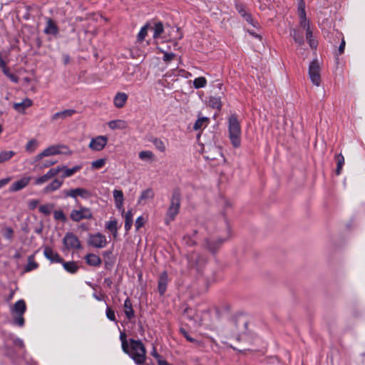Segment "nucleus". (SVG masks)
<instances>
[{
  "mask_svg": "<svg viewBox=\"0 0 365 365\" xmlns=\"http://www.w3.org/2000/svg\"><path fill=\"white\" fill-rule=\"evenodd\" d=\"M128 354L137 365H143L146 361V349L140 340L129 339V345L127 346Z\"/></svg>",
  "mask_w": 365,
  "mask_h": 365,
  "instance_id": "obj_1",
  "label": "nucleus"
},
{
  "mask_svg": "<svg viewBox=\"0 0 365 365\" xmlns=\"http://www.w3.org/2000/svg\"><path fill=\"white\" fill-rule=\"evenodd\" d=\"M228 135L234 148L241 145V125L236 114H232L228 119Z\"/></svg>",
  "mask_w": 365,
  "mask_h": 365,
  "instance_id": "obj_2",
  "label": "nucleus"
},
{
  "mask_svg": "<svg viewBox=\"0 0 365 365\" xmlns=\"http://www.w3.org/2000/svg\"><path fill=\"white\" fill-rule=\"evenodd\" d=\"M181 205V194L179 189H175L173 191L170 198V204L167 210L165 222L169 225L173 221L179 213Z\"/></svg>",
  "mask_w": 365,
  "mask_h": 365,
  "instance_id": "obj_3",
  "label": "nucleus"
},
{
  "mask_svg": "<svg viewBox=\"0 0 365 365\" xmlns=\"http://www.w3.org/2000/svg\"><path fill=\"white\" fill-rule=\"evenodd\" d=\"M26 311V304L24 299L18 300L10 307V313L12 315L11 324L13 325L23 327L25 324L24 314Z\"/></svg>",
  "mask_w": 365,
  "mask_h": 365,
  "instance_id": "obj_4",
  "label": "nucleus"
},
{
  "mask_svg": "<svg viewBox=\"0 0 365 365\" xmlns=\"http://www.w3.org/2000/svg\"><path fill=\"white\" fill-rule=\"evenodd\" d=\"M93 217V213L90 208L78 205V209H73L70 213L72 221L78 222L83 220H90Z\"/></svg>",
  "mask_w": 365,
  "mask_h": 365,
  "instance_id": "obj_5",
  "label": "nucleus"
},
{
  "mask_svg": "<svg viewBox=\"0 0 365 365\" xmlns=\"http://www.w3.org/2000/svg\"><path fill=\"white\" fill-rule=\"evenodd\" d=\"M63 243L67 250H78L82 248L78 237L71 232L66 233L63 238Z\"/></svg>",
  "mask_w": 365,
  "mask_h": 365,
  "instance_id": "obj_6",
  "label": "nucleus"
},
{
  "mask_svg": "<svg viewBox=\"0 0 365 365\" xmlns=\"http://www.w3.org/2000/svg\"><path fill=\"white\" fill-rule=\"evenodd\" d=\"M88 244L93 247L101 249L105 247L108 242L106 235L101 232H96L89 235Z\"/></svg>",
  "mask_w": 365,
  "mask_h": 365,
  "instance_id": "obj_7",
  "label": "nucleus"
},
{
  "mask_svg": "<svg viewBox=\"0 0 365 365\" xmlns=\"http://www.w3.org/2000/svg\"><path fill=\"white\" fill-rule=\"evenodd\" d=\"M309 76L312 83L317 86L321 84L320 67L317 61H312L309 67Z\"/></svg>",
  "mask_w": 365,
  "mask_h": 365,
  "instance_id": "obj_8",
  "label": "nucleus"
},
{
  "mask_svg": "<svg viewBox=\"0 0 365 365\" xmlns=\"http://www.w3.org/2000/svg\"><path fill=\"white\" fill-rule=\"evenodd\" d=\"M64 148L65 147L63 145H60L49 146L35 157V162L41 160L44 157L60 154L62 153L61 148Z\"/></svg>",
  "mask_w": 365,
  "mask_h": 365,
  "instance_id": "obj_9",
  "label": "nucleus"
},
{
  "mask_svg": "<svg viewBox=\"0 0 365 365\" xmlns=\"http://www.w3.org/2000/svg\"><path fill=\"white\" fill-rule=\"evenodd\" d=\"M108 143V138L105 135H98L96 138H92L89 148L95 151L102 150Z\"/></svg>",
  "mask_w": 365,
  "mask_h": 365,
  "instance_id": "obj_10",
  "label": "nucleus"
},
{
  "mask_svg": "<svg viewBox=\"0 0 365 365\" xmlns=\"http://www.w3.org/2000/svg\"><path fill=\"white\" fill-rule=\"evenodd\" d=\"M43 33L56 37L59 34V28L56 22L51 18H46V26Z\"/></svg>",
  "mask_w": 365,
  "mask_h": 365,
  "instance_id": "obj_11",
  "label": "nucleus"
},
{
  "mask_svg": "<svg viewBox=\"0 0 365 365\" xmlns=\"http://www.w3.org/2000/svg\"><path fill=\"white\" fill-rule=\"evenodd\" d=\"M65 195L73 198L80 196L82 198L86 199L91 196V192L86 189L78 187L65 191Z\"/></svg>",
  "mask_w": 365,
  "mask_h": 365,
  "instance_id": "obj_12",
  "label": "nucleus"
},
{
  "mask_svg": "<svg viewBox=\"0 0 365 365\" xmlns=\"http://www.w3.org/2000/svg\"><path fill=\"white\" fill-rule=\"evenodd\" d=\"M168 274L167 272H163L158 279V290L160 295H163L167 289Z\"/></svg>",
  "mask_w": 365,
  "mask_h": 365,
  "instance_id": "obj_13",
  "label": "nucleus"
},
{
  "mask_svg": "<svg viewBox=\"0 0 365 365\" xmlns=\"http://www.w3.org/2000/svg\"><path fill=\"white\" fill-rule=\"evenodd\" d=\"M31 180V177L25 176L21 178L20 180L12 183L10 190L11 191H19L26 187L29 182Z\"/></svg>",
  "mask_w": 365,
  "mask_h": 365,
  "instance_id": "obj_14",
  "label": "nucleus"
},
{
  "mask_svg": "<svg viewBox=\"0 0 365 365\" xmlns=\"http://www.w3.org/2000/svg\"><path fill=\"white\" fill-rule=\"evenodd\" d=\"M43 254L46 258L49 259L51 262H63V259L61 257L49 247H45Z\"/></svg>",
  "mask_w": 365,
  "mask_h": 365,
  "instance_id": "obj_15",
  "label": "nucleus"
},
{
  "mask_svg": "<svg viewBox=\"0 0 365 365\" xmlns=\"http://www.w3.org/2000/svg\"><path fill=\"white\" fill-rule=\"evenodd\" d=\"M224 242L225 239L222 238H219L217 240L209 238L205 240V246L211 252L215 253Z\"/></svg>",
  "mask_w": 365,
  "mask_h": 365,
  "instance_id": "obj_16",
  "label": "nucleus"
},
{
  "mask_svg": "<svg viewBox=\"0 0 365 365\" xmlns=\"http://www.w3.org/2000/svg\"><path fill=\"white\" fill-rule=\"evenodd\" d=\"M76 113V110L74 109L65 110L54 113L51 116V120L52 121H56L58 119L65 120L68 118L71 117Z\"/></svg>",
  "mask_w": 365,
  "mask_h": 365,
  "instance_id": "obj_17",
  "label": "nucleus"
},
{
  "mask_svg": "<svg viewBox=\"0 0 365 365\" xmlns=\"http://www.w3.org/2000/svg\"><path fill=\"white\" fill-rule=\"evenodd\" d=\"M128 100V95L125 93L118 92L113 98L114 106L118 108H123Z\"/></svg>",
  "mask_w": 365,
  "mask_h": 365,
  "instance_id": "obj_18",
  "label": "nucleus"
},
{
  "mask_svg": "<svg viewBox=\"0 0 365 365\" xmlns=\"http://www.w3.org/2000/svg\"><path fill=\"white\" fill-rule=\"evenodd\" d=\"M63 180L54 179L50 184L43 188V192L48 194L58 190L63 185Z\"/></svg>",
  "mask_w": 365,
  "mask_h": 365,
  "instance_id": "obj_19",
  "label": "nucleus"
},
{
  "mask_svg": "<svg viewBox=\"0 0 365 365\" xmlns=\"http://www.w3.org/2000/svg\"><path fill=\"white\" fill-rule=\"evenodd\" d=\"M85 260L88 265L93 267H99L102 263L101 257L93 253L86 255Z\"/></svg>",
  "mask_w": 365,
  "mask_h": 365,
  "instance_id": "obj_20",
  "label": "nucleus"
},
{
  "mask_svg": "<svg viewBox=\"0 0 365 365\" xmlns=\"http://www.w3.org/2000/svg\"><path fill=\"white\" fill-rule=\"evenodd\" d=\"M1 71L13 83H18L19 77L12 73L9 68L6 66L5 62L1 59Z\"/></svg>",
  "mask_w": 365,
  "mask_h": 365,
  "instance_id": "obj_21",
  "label": "nucleus"
},
{
  "mask_svg": "<svg viewBox=\"0 0 365 365\" xmlns=\"http://www.w3.org/2000/svg\"><path fill=\"white\" fill-rule=\"evenodd\" d=\"M32 101L29 98L24 99L22 102L15 103L14 104V108L19 113H24V110L31 106Z\"/></svg>",
  "mask_w": 365,
  "mask_h": 365,
  "instance_id": "obj_22",
  "label": "nucleus"
},
{
  "mask_svg": "<svg viewBox=\"0 0 365 365\" xmlns=\"http://www.w3.org/2000/svg\"><path fill=\"white\" fill-rule=\"evenodd\" d=\"M123 307L126 317L130 320L132 318L134 317L135 314L134 310L133 309L131 301L129 297H127L126 299L125 300Z\"/></svg>",
  "mask_w": 365,
  "mask_h": 365,
  "instance_id": "obj_23",
  "label": "nucleus"
},
{
  "mask_svg": "<svg viewBox=\"0 0 365 365\" xmlns=\"http://www.w3.org/2000/svg\"><path fill=\"white\" fill-rule=\"evenodd\" d=\"M289 34L294 38V41L299 46H302L304 43V35L301 31L295 29H292L290 30Z\"/></svg>",
  "mask_w": 365,
  "mask_h": 365,
  "instance_id": "obj_24",
  "label": "nucleus"
},
{
  "mask_svg": "<svg viewBox=\"0 0 365 365\" xmlns=\"http://www.w3.org/2000/svg\"><path fill=\"white\" fill-rule=\"evenodd\" d=\"M82 168L81 165H76L71 168H67L66 166H64V168L63 170V174L61 175L62 178H69L72 176L73 174H75L76 172L79 171Z\"/></svg>",
  "mask_w": 365,
  "mask_h": 365,
  "instance_id": "obj_25",
  "label": "nucleus"
},
{
  "mask_svg": "<svg viewBox=\"0 0 365 365\" xmlns=\"http://www.w3.org/2000/svg\"><path fill=\"white\" fill-rule=\"evenodd\" d=\"M113 197L115 201V205L118 209H121L123 203V193L120 190H114L113 192Z\"/></svg>",
  "mask_w": 365,
  "mask_h": 365,
  "instance_id": "obj_26",
  "label": "nucleus"
},
{
  "mask_svg": "<svg viewBox=\"0 0 365 365\" xmlns=\"http://www.w3.org/2000/svg\"><path fill=\"white\" fill-rule=\"evenodd\" d=\"M108 127L112 129H125L127 127V123L123 120H113L108 123Z\"/></svg>",
  "mask_w": 365,
  "mask_h": 365,
  "instance_id": "obj_27",
  "label": "nucleus"
},
{
  "mask_svg": "<svg viewBox=\"0 0 365 365\" xmlns=\"http://www.w3.org/2000/svg\"><path fill=\"white\" fill-rule=\"evenodd\" d=\"M106 228L109 230L114 238L118 235V222L117 220H113L106 222Z\"/></svg>",
  "mask_w": 365,
  "mask_h": 365,
  "instance_id": "obj_28",
  "label": "nucleus"
},
{
  "mask_svg": "<svg viewBox=\"0 0 365 365\" xmlns=\"http://www.w3.org/2000/svg\"><path fill=\"white\" fill-rule=\"evenodd\" d=\"M63 268L69 273L74 274L76 273L78 269V266L76 264V263L73 261L71 262H64L63 260Z\"/></svg>",
  "mask_w": 365,
  "mask_h": 365,
  "instance_id": "obj_29",
  "label": "nucleus"
},
{
  "mask_svg": "<svg viewBox=\"0 0 365 365\" xmlns=\"http://www.w3.org/2000/svg\"><path fill=\"white\" fill-rule=\"evenodd\" d=\"M154 197V192L151 188H148L142 191L138 200V203L140 204L143 201L153 199Z\"/></svg>",
  "mask_w": 365,
  "mask_h": 365,
  "instance_id": "obj_30",
  "label": "nucleus"
},
{
  "mask_svg": "<svg viewBox=\"0 0 365 365\" xmlns=\"http://www.w3.org/2000/svg\"><path fill=\"white\" fill-rule=\"evenodd\" d=\"M209 106L212 108L220 110L222 108V101L220 96H211L208 101Z\"/></svg>",
  "mask_w": 365,
  "mask_h": 365,
  "instance_id": "obj_31",
  "label": "nucleus"
},
{
  "mask_svg": "<svg viewBox=\"0 0 365 365\" xmlns=\"http://www.w3.org/2000/svg\"><path fill=\"white\" fill-rule=\"evenodd\" d=\"M38 267L37 262H35L34 255H30L28 257V263L24 267L25 272H31L36 269Z\"/></svg>",
  "mask_w": 365,
  "mask_h": 365,
  "instance_id": "obj_32",
  "label": "nucleus"
},
{
  "mask_svg": "<svg viewBox=\"0 0 365 365\" xmlns=\"http://www.w3.org/2000/svg\"><path fill=\"white\" fill-rule=\"evenodd\" d=\"M335 159L336 161V174L339 175L344 165V158L341 153H339L336 155Z\"/></svg>",
  "mask_w": 365,
  "mask_h": 365,
  "instance_id": "obj_33",
  "label": "nucleus"
},
{
  "mask_svg": "<svg viewBox=\"0 0 365 365\" xmlns=\"http://www.w3.org/2000/svg\"><path fill=\"white\" fill-rule=\"evenodd\" d=\"M139 158L142 160L153 161L155 159V155L152 151L143 150L139 153Z\"/></svg>",
  "mask_w": 365,
  "mask_h": 365,
  "instance_id": "obj_34",
  "label": "nucleus"
},
{
  "mask_svg": "<svg viewBox=\"0 0 365 365\" xmlns=\"http://www.w3.org/2000/svg\"><path fill=\"white\" fill-rule=\"evenodd\" d=\"M209 119L206 117L199 118L193 125V129L195 130L201 129L202 127H205L207 125Z\"/></svg>",
  "mask_w": 365,
  "mask_h": 365,
  "instance_id": "obj_35",
  "label": "nucleus"
},
{
  "mask_svg": "<svg viewBox=\"0 0 365 365\" xmlns=\"http://www.w3.org/2000/svg\"><path fill=\"white\" fill-rule=\"evenodd\" d=\"M133 215L131 210H128L125 215V229L126 231L130 230L133 225Z\"/></svg>",
  "mask_w": 365,
  "mask_h": 365,
  "instance_id": "obj_36",
  "label": "nucleus"
},
{
  "mask_svg": "<svg viewBox=\"0 0 365 365\" xmlns=\"http://www.w3.org/2000/svg\"><path fill=\"white\" fill-rule=\"evenodd\" d=\"M306 38L312 48H316L317 46V41L314 38L312 30L307 31L306 32Z\"/></svg>",
  "mask_w": 365,
  "mask_h": 365,
  "instance_id": "obj_37",
  "label": "nucleus"
},
{
  "mask_svg": "<svg viewBox=\"0 0 365 365\" xmlns=\"http://www.w3.org/2000/svg\"><path fill=\"white\" fill-rule=\"evenodd\" d=\"M185 314H186L187 317L190 320H192V321L195 322V323L198 322V324H200V320L199 319L197 314L192 309H190V308L185 309Z\"/></svg>",
  "mask_w": 365,
  "mask_h": 365,
  "instance_id": "obj_38",
  "label": "nucleus"
},
{
  "mask_svg": "<svg viewBox=\"0 0 365 365\" xmlns=\"http://www.w3.org/2000/svg\"><path fill=\"white\" fill-rule=\"evenodd\" d=\"M207 85V80L205 77H198L194 79L193 81V86L195 88H205Z\"/></svg>",
  "mask_w": 365,
  "mask_h": 365,
  "instance_id": "obj_39",
  "label": "nucleus"
},
{
  "mask_svg": "<svg viewBox=\"0 0 365 365\" xmlns=\"http://www.w3.org/2000/svg\"><path fill=\"white\" fill-rule=\"evenodd\" d=\"M8 338L12 341V343L16 345V346L24 349V343L22 339L17 338L13 334H9Z\"/></svg>",
  "mask_w": 365,
  "mask_h": 365,
  "instance_id": "obj_40",
  "label": "nucleus"
},
{
  "mask_svg": "<svg viewBox=\"0 0 365 365\" xmlns=\"http://www.w3.org/2000/svg\"><path fill=\"white\" fill-rule=\"evenodd\" d=\"M197 234V231L195 230L193 232V235L192 236L191 235H186L183 237L182 238V240L184 242V243L187 245V246H194L196 242H195V240L193 239V237Z\"/></svg>",
  "mask_w": 365,
  "mask_h": 365,
  "instance_id": "obj_41",
  "label": "nucleus"
},
{
  "mask_svg": "<svg viewBox=\"0 0 365 365\" xmlns=\"http://www.w3.org/2000/svg\"><path fill=\"white\" fill-rule=\"evenodd\" d=\"M153 30V38H158V37H160V36L163 34L164 31L163 24L161 22L155 24Z\"/></svg>",
  "mask_w": 365,
  "mask_h": 365,
  "instance_id": "obj_42",
  "label": "nucleus"
},
{
  "mask_svg": "<svg viewBox=\"0 0 365 365\" xmlns=\"http://www.w3.org/2000/svg\"><path fill=\"white\" fill-rule=\"evenodd\" d=\"M64 168V165H59L56 168H51L47 173L46 175L51 179L58 174V173L61 172Z\"/></svg>",
  "mask_w": 365,
  "mask_h": 365,
  "instance_id": "obj_43",
  "label": "nucleus"
},
{
  "mask_svg": "<svg viewBox=\"0 0 365 365\" xmlns=\"http://www.w3.org/2000/svg\"><path fill=\"white\" fill-rule=\"evenodd\" d=\"M53 207V205L52 204H45V205H42L39 207L38 210H39V212L46 215H49L51 212V210Z\"/></svg>",
  "mask_w": 365,
  "mask_h": 365,
  "instance_id": "obj_44",
  "label": "nucleus"
},
{
  "mask_svg": "<svg viewBox=\"0 0 365 365\" xmlns=\"http://www.w3.org/2000/svg\"><path fill=\"white\" fill-rule=\"evenodd\" d=\"M120 340L121 341V347L123 352L127 351V346L129 345V341L126 339V334L125 332L120 331Z\"/></svg>",
  "mask_w": 365,
  "mask_h": 365,
  "instance_id": "obj_45",
  "label": "nucleus"
},
{
  "mask_svg": "<svg viewBox=\"0 0 365 365\" xmlns=\"http://www.w3.org/2000/svg\"><path fill=\"white\" fill-rule=\"evenodd\" d=\"M106 165V159L101 158L93 161L91 163V168L94 170H98L102 168Z\"/></svg>",
  "mask_w": 365,
  "mask_h": 365,
  "instance_id": "obj_46",
  "label": "nucleus"
},
{
  "mask_svg": "<svg viewBox=\"0 0 365 365\" xmlns=\"http://www.w3.org/2000/svg\"><path fill=\"white\" fill-rule=\"evenodd\" d=\"M148 28V25L146 24L144 26H143L141 28V29L140 30V31L138 34V41L139 42H142L143 41H144L145 36H147Z\"/></svg>",
  "mask_w": 365,
  "mask_h": 365,
  "instance_id": "obj_47",
  "label": "nucleus"
},
{
  "mask_svg": "<svg viewBox=\"0 0 365 365\" xmlns=\"http://www.w3.org/2000/svg\"><path fill=\"white\" fill-rule=\"evenodd\" d=\"M53 217L55 220H60L63 222L67 220V218L62 210H55L53 212Z\"/></svg>",
  "mask_w": 365,
  "mask_h": 365,
  "instance_id": "obj_48",
  "label": "nucleus"
},
{
  "mask_svg": "<svg viewBox=\"0 0 365 365\" xmlns=\"http://www.w3.org/2000/svg\"><path fill=\"white\" fill-rule=\"evenodd\" d=\"M152 142L155 147L160 152H164L165 150V145L160 139L155 138Z\"/></svg>",
  "mask_w": 365,
  "mask_h": 365,
  "instance_id": "obj_49",
  "label": "nucleus"
},
{
  "mask_svg": "<svg viewBox=\"0 0 365 365\" xmlns=\"http://www.w3.org/2000/svg\"><path fill=\"white\" fill-rule=\"evenodd\" d=\"M37 147V142L36 140H29L26 145V150L29 153L34 152Z\"/></svg>",
  "mask_w": 365,
  "mask_h": 365,
  "instance_id": "obj_50",
  "label": "nucleus"
},
{
  "mask_svg": "<svg viewBox=\"0 0 365 365\" xmlns=\"http://www.w3.org/2000/svg\"><path fill=\"white\" fill-rule=\"evenodd\" d=\"M14 155L15 153L12 150L1 151V162L10 160Z\"/></svg>",
  "mask_w": 365,
  "mask_h": 365,
  "instance_id": "obj_51",
  "label": "nucleus"
},
{
  "mask_svg": "<svg viewBox=\"0 0 365 365\" xmlns=\"http://www.w3.org/2000/svg\"><path fill=\"white\" fill-rule=\"evenodd\" d=\"M50 178L46 174L35 179L34 184L36 185H42L48 181Z\"/></svg>",
  "mask_w": 365,
  "mask_h": 365,
  "instance_id": "obj_52",
  "label": "nucleus"
},
{
  "mask_svg": "<svg viewBox=\"0 0 365 365\" xmlns=\"http://www.w3.org/2000/svg\"><path fill=\"white\" fill-rule=\"evenodd\" d=\"M4 236L9 241H11L14 237V230L11 227H6L4 229Z\"/></svg>",
  "mask_w": 365,
  "mask_h": 365,
  "instance_id": "obj_53",
  "label": "nucleus"
},
{
  "mask_svg": "<svg viewBox=\"0 0 365 365\" xmlns=\"http://www.w3.org/2000/svg\"><path fill=\"white\" fill-rule=\"evenodd\" d=\"M106 314L109 320L117 322L115 312L113 309H111L109 307H107L106 308Z\"/></svg>",
  "mask_w": 365,
  "mask_h": 365,
  "instance_id": "obj_54",
  "label": "nucleus"
},
{
  "mask_svg": "<svg viewBox=\"0 0 365 365\" xmlns=\"http://www.w3.org/2000/svg\"><path fill=\"white\" fill-rule=\"evenodd\" d=\"M299 26L306 31V32L307 31H309L311 30V27H310V22L309 20H307V19H300L299 20Z\"/></svg>",
  "mask_w": 365,
  "mask_h": 365,
  "instance_id": "obj_55",
  "label": "nucleus"
},
{
  "mask_svg": "<svg viewBox=\"0 0 365 365\" xmlns=\"http://www.w3.org/2000/svg\"><path fill=\"white\" fill-rule=\"evenodd\" d=\"M145 224V220L142 216L138 217L135 223L136 230H139Z\"/></svg>",
  "mask_w": 365,
  "mask_h": 365,
  "instance_id": "obj_56",
  "label": "nucleus"
},
{
  "mask_svg": "<svg viewBox=\"0 0 365 365\" xmlns=\"http://www.w3.org/2000/svg\"><path fill=\"white\" fill-rule=\"evenodd\" d=\"M180 332L182 333V334L183 335V336L190 342H196L197 340L195 339L194 338L191 337L189 334L184 329H180Z\"/></svg>",
  "mask_w": 365,
  "mask_h": 365,
  "instance_id": "obj_57",
  "label": "nucleus"
},
{
  "mask_svg": "<svg viewBox=\"0 0 365 365\" xmlns=\"http://www.w3.org/2000/svg\"><path fill=\"white\" fill-rule=\"evenodd\" d=\"M175 56L173 53H165L163 59L165 62H170L174 58Z\"/></svg>",
  "mask_w": 365,
  "mask_h": 365,
  "instance_id": "obj_58",
  "label": "nucleus"
},
{
  "mask_svg": "<svg viewBox=\"0 0 365 365\" xmlns=\"http://www.w3.org/2000/svg\"><path fill=\"white\" fill-rule=\"evenodd\" d=\"M150 354L152 356H153L155 359H157V361L158 362V360H161L162 357L158 353L156 347L155 345L153 346V349L150 352Z\"/></svg>",
  "mask_w": 365,
  "mask_h": 365,
  "instance_id": "obj_59",
  "label": "nucleus"
},
{
  "mask_svg": "<svg viewBox=\"0 0 365 365\" xmlns=\"http://www.w3.org/2000/svg\"><path fill=\"white\" fill-rule=\"evenodd\" d=\"M56 163V161H52V160H45L41 163L40 168H48L53 165H54Z\"/></svg>",
  "mask_w": 365,
  "mask_h": 365,
  "instance_id": "obj_60",
  "label": "nucleus"
},
{
  "mask_svg": "<svg viewBox=\"0 0 365 365\" xmlns=\"http://www.w3.org/2000/svg\"><path fill=\"white\" fill-rule=\"evenodd\" d=\"M246 21H247L250 24L252 25L253 26H256V25L254 23V21L250 14H247L245 16H242Z\"/></svg>",
  "mask_w": 365,
  "mask_h": 365,
  "instance_id": "obj_61",
  "label": "nucleus"
},
{
  "mask_svg": "<svg viewBox=\"0 0 365 365\" xmlns=\"http://www.w3.org/2000/svg\"><path fill=\"white\" fill-rule=\"evenodd\" d=\"M38 205V200H31L29 202V207L31 210H34Z\"/></svg>",
  "mask_w": 365,
  "mask_h": 365,
  "instance_id": "obj_62",
  "label": "nucleus"
},
{
  "mask_svg": "<svg viewBox=\"0 0 365 365\" xmlns=\"http://www.w3.org/2000/svg\"><path fill=\"white\" fill-rule=\"evenodd\" d=\"M236 8L242 16L247 14L242 5H237Z\"/></svg>",
  "mask_w": 365,
  "mask_h": 365,
  "instance_id": "obj_63",
  "label": "nucleus"
},
{
  "mask_svg": "<svg viewBox=\"0 0 365 365\" xmlns=\"http://www.w3.org/2000/svg\"><path fill=\"white\" fill-rule=\"evenodd\" d=\"M345 48V41L342 39L341 44L339 46V54L341 55L344 53Z\"/></svg>",
  "mask_w": 365,
  "mask_h": 365,
  "instance_id": "obj_64",
  "label": "nucleus"
}]
</instances>
